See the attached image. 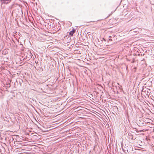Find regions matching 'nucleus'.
Here are the masks:
<instances>
[{
    "label": "nucleus",
    "mask_w": 154,
    "mask_h": 154,
    "mask_svg": "<svg viewBox=\"0 0 154 154\" xmlns=\"http://www.w3.org/2000/svg\"><path fill=\"white\" fill-rule=\"evenodd\" d=\"M34 11H35V13L36 12V11H35V10H33Z\"/></svg>",
    "instance_id": "obj_8"
},
{
    "label": "nucleus",
    "mask_w": 154,
    "mask_h": 154,
    "mask_svg": "<svg viewBox=\"0 0 154 154\" xmlns=\"http://www.w3.org/2000/svg\"><path fill=\"white\" fill-rule=\"evenodd\" d=\"M134 29H131V30H130V31H132V30H134Z\"/></svg>",
    "instance_id": "obj_6"
},
{
    "label": "nucleus",
    "mask_w": 154,
    "mask_h": 154,
    "mask_svg": "<svg viewBox=\"0 0 154 154\" xmlns=\"http://www.w3.org/2000/svg\"><path fill=\"white\" fill-rule=\"evenodd\" d=\"M75 30L74 29H72V30L71 31L69 32V34L71 36H72L73 35V34L74 33H75Z\"/></svg>",
    "instance_id": "obj_2"
},
{
    "label": "nucleus",
    "mask_w": 154,
    "mask_h": 154,
    "mask_svg": "<svg viewBox=\"0 0 154 154\" xmlns=\"http://www.w3.org/2000/svg\"><path fill=\"white\" fill-rule=\"evenodd\" d=\"M20 12L22 13V14H23V11L22 10H20Z\"/></svg>",
    "instance_id": "obj_5"
},
{
    "label": "nucleus",
    "mask_w": 154,
    "mask_h": 154,
    "mask_svg": "<svg viewBox=\"0 0 154 154\" xmlns=\"http://www.w3.org/2000/svg\"><path fill=\"white\" fill-rule=\"evenodd\" d=\"M140 29V28L136 29V30L133 31L134 35H136L138 32H139V30Z\"/></svg>",
    "instance_id": "obj_3"
},
{
    "label": "nucleus",
    "mask_w": 154,
    "mask_h": 154,
    "mask_svg": "<svg viewBox=\"0 0 154 154\" xmlns=\"http://www.w3.org/2000/svg\"><path fill=\"white\" fill-rule=\"evenodd\" d=\"M109 41H112V39H109Z\"/></svg>",
    "instance_id": "obj_7"
},
{
    "label": "nucleus",
    "mask_w": 154,
    "mask_h": 154,
    "mask_svg": "<svg viewBox=\"0 0 154 154\" xmlns=\"http://www.w3.org/2000/svg\"><path fill=\"white\" fill-rule=\"evenodd\" d=\"M0 1L2 3L7 4L10 2L11 0H0Z\"/></svg>",
    "instance_id": "obj_1"
},
{
    "label": "nucleus",
    "mask_w": 154,
    "mask_h": 154,
    "mask_svg": "<svg viewBox=\"0 0 154 154\" xmlns=\"http://www.w3.org/2000/svg\"><path fill=\"white\" fill-rule=\"evenodd\" d=\"M28 10H26V11H27V12H28Z\"/></svg>",
    "instance_id": "obj_9"
},
{
    "label": "nucleus",
    "mask_w": 154,
    "mask_h": 154,
    "mask_svg": "<svg viewBox=\"0 0 154 154\" xmlns=\"http://www.w3.org/2000/svg\"><path fill=\"white\" fill-rule=\"evenodd\" d=\"M128 11H126V12H127Z\"/></svg>",
    "instance_id": "obj_10"
},
{
    "label": "nucleus",
    "mask_w": 154,
    "mask_h": 154,
    "mask_svg": "<svg viewBox=\"0 0 154 154\" xmlns=\"http://www.w3.org/2000/svg\"><path fill=\"white\" fill-rule=\"evenodd\" d=\"M112 13L113 12H111L110 14L108 15L107 17H108L109 16H110L112 14Z\"/></svg>",
    "instance_id": "obj_4"
}]
</instances>
